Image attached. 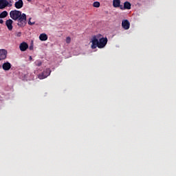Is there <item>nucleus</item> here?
Masks as SVG:
<instances>
[{
	"label": "nucleus",
	"mask_w": 176,
	"mask_h": 176,
	"mask_svg": "<svg viewBox=\"0 0 176 176\" xmlns=\"http://www.w3.org/2000/svg\"><path fill=\"white\" fill-rule=\"evenodd\" d=\"M52 74L50 69H46L41 74H38L39 79H45Z\"/></svg>",
	"instance_id": "nucleus-4"
},
{
	"label": "nucleus",
	"mask_w": 176,
	"mask_h": 176,
	"mask_svg": "<svg viewBox=\"0 0 176 176\" xmlns=\"http://www.w3.org/2000/svg\"><path fill=\"white\" fill-rule=\"evenodd\" d=\"M29 60H32V56H30Z\"/></svg>",
	"instance_id": "nucleus-23"
},
{
	"label": "nucleus",
	"mask_w": 176,
	"mask_h": 176,
	"mask_svg": "<svg viewBox=\"0 0 176 176\" xmlns=\"http://www.w3.org/2000/svg\"><path fill=\"white\" fill-rule=\"evenodd\" d=\"M28 23L29 25H34V24H35V22H31V18L29 19V21Z\"/></svg>",
	"instance_id": "nucleus-20"
},
{
	"label": "nucleus",
	"mask_w": 176,
	"mask_h": 176,
	"mask_svg": "<svg viewBox=\"0 0 176 176\" xmlns=\"http://www.w3.org/2000/svg\"><path fill=\"white\" fill-rule=\"evenodd\" d=\"M94 8H100V2L98 1H95L93 3Z\"/></svg>",
	"instance_id": "nucleus-16"
},
{
	"label": "nucleus",
	"mask_w": 176,
	"mask_h": 176,
	"mask_svg": "<svg viewBox=\"0 0 176 176\" xmlns=\"http://www.w3.org/2000/svg\"><path fill=\"white\" fill-rule=\"evenodd\" d=\"M0 24H3V19H0Z\"/></svg>",
	"instance_id": "nucleus-22"
},
{
	"label": "nucleus",
	"mask_w": 176,
	"mask_h": 176,
	"mask_svg": "<svg viewBox=\"0 0 176 176\" xmlns=\"http://www.w3.org/2000/svg\"><path fill=\"white\" fill-rule=\"evenodd\" d=\"M28 1V2H31V0H27Z\"/></svg>",
	"instance_id": "nucleus-24"
},
{
	"label": "nucleus",
	"mask_w": 176,
	"mask_h": 176,
	"mask_svg": "<svg viewBox=\"0 0 176 176\" xmlns=\"http://www.w3.org/2000/svg\"><path fill=\"white\" fill-rule=\"evenodd\" d=\"M113 8H120L122 6L120 5V0H113Z\"/></svg>",
	"instance_id": "nucleus-13"
},
{
	"label": "nucleus",
	"mask_w": 176,
	"mask_h": 176,
	"mask_svg": "<svg viewBox=\"0 0 176 176\" xmlns=\"http://www.w3.org/2000/svg\"><path fill=\"white\" fill-rule=\"evenodd\" d=\"M39 39L40 41H47V34L45 33L40 34Z\"/></svg>",
	"instance_id": "nucleus-14"
},
{
	"label": "nucleus",
	"mask_w": 176,
	"mask_h": 176,
	"mask_svg": "<svg viewBox=\"0 0 176 176\" xmlns=\"http://www.w3.org/2000/svg\"><path fill=\"white\" fill-rule=\"evenodd\" d=\"M2 68L4 71H9L12 68V64L9 62L4 63L2 65Z\"/></svg>",
	"instance_id": "nucleus-12"
},
{
	"label": "nucleus",
	"mask_w": 176,
	"mask_h": 176,
	"mask_svg": "<svg viewBox=\"0 0 176 176\" xmlns=\"http://www.w3.org/2000/svg\"><path fill=\"white\" fill-rule=\"evenodd\" d=\"M107 43H108V38H101L99 39L98 41V49H104V46H107Z\"/></svg>",
	"instance_id": "nucleus-3"
},
{
	"label": "nucleus",
	"mask_w": 176,
	"mask_h": 176,
	"mask_svg": "<svg viewBox=\"0 0 176 176\" xmlns=\"http://www.w3.org/2000/svg\"><path fill=\"white\" fill-rule=\"evenodd\" d=\"M66 43H71V37L67 36L66 38Z\"/></svg>",
	"instance_id": "nucleus-19"
},
{
	"label": "nucleus",
	"mask_w": 176,
	"mask_h": 176,
	"mask_svg": "<svg viewBox=\"0 0 176 176\" xmlns=\"http://www.w3.org/2000/svg\"><path fill=\"white\" fill-rule=\"evenodd\" d=\"M29 49H30V50H34V45H31L29 47Z\"/></svg>",
	"instance_id": "nucleus-21"
},
{
	"label": "nucleus",
	"mask_w": 176,
	"mask_h": 176,
	"mask_svg": "<svg viewBox=\"0 0 176 176\" xmlns=\"http://www.w3.org/2000/svg\"><path fill=\"white\" fill-rule=\"evenodd\" d=\"M15 36H17V38H20V36H21V32H16L15 33Z\"/></svg>",
	"instance_id": "nucleus-18"
},
{
	"label": "nucleus",
	"mask_w": 176,
	"mask_h": 176,
	"mask_svg": "<svg viewBox=\"0 0 176 176\" xmlns=\"http://www.w3.org/2000/svg\"><path fill=\"white\" fill-rule=\"evenodd\" d=\"M5 17H8V11H3L0 14V19H5Z\"/></svg>",
	"instance_id": "nucleus-15"
},
{
	"label": "nucleus",
	"mask_w": 176,
	"mask_h": 176,
	"mask_svg": "<svg viewBox=\"0 0 176 176\" xmlns=\"http://www.w3.org/2000/svg\"><path fill=\"white\" fill-rule=\"evenodd\" d=\"M120 9L121 10H130V9H131V3L129 1H125L124 3V6H120Z\"/></svg>",
	"instance_id": "nucleus-7"
},
{
	"label": "nucleus",
	"mask_w": 176,
	"mask_h": 176,
	"mask_svg": "<svg viewBox=\"0 0 176 176\" xmlns=\"http://www.w3.org/2000/svg\"><path fill=\"white\" fill-rule=\"evenodd\" d=\"M28 48V44L25 42H23L19 45V49L21 52H25V50H27Z\"/></svg>",
	"instance_id": "nucleus-11"
},
{
	"label": "nucleus",
	"mask_w": 176,
	"mask_h": 176,
	"mask_svg": "<svg viewBox=\"0 0 176 176\" xmlns=\"http://www.w3.org/2000/svg\"><path fill=\"white\" fill-rule=\"evenodd\" d=\"M6 25L8 30H9V31H12V30H13V20L8 19L6 21Z\"/></svg>",
	"instance_id": "nucleus-9"
},
{
	"label": "nucleus",
	"mask_w": 176,
	"mask_h": 176,
	"mask_svg": "<svg viewBox=\"0 0 176 176\" xmlns=\"http://www.w3.org/2000/svg\"><path fill=\"white\" fill-rule=\"evenodd\" d=\"M10 18L14 21H17V25L23 28L27 24V15L21 11L14 10L10 12Z\"/></svg>",
	"instance_id": "nucleus-1"
},
{
	"label": "nucleus",
	"mask_w": 176,
	"mask_h": 176,
	"mask_svg": "<svg viewBox=\"0 0 176 176\" xmlns=\"http://www.w3.org/2000/svg\"><path fill=\"white\" fill-rule=\"evenodd\" d=\"M6 57H8V51L6 50H0V61L2 60H6Z\"/></svg>",
	"instance_id": "nucleus-6"
},
{
	"label": "nucleus",
	"mask_w": 176,
	"mask_h": 176,
	"mask_svg": "<svg viewBox=\"0 0 176 176\" xmlns=\"http://www.w3.org/2000/svg\"><path fill=\"white\" fill-rule=\"evenodd\" d=\"M24 6V3L23 2V0H18L14 3V7L16 9H21Z\"/></svg>",
	"instance_id": "nucleus-10"
},
{
	"label": "nucleus",
	"mask_w": 176,
	"mask_h": 176,
	"mask_svg": "<svg viewBox=\"0 0 176 176\" xmlns=\"http://www.w3.org/2000/svg\"><path fill=\"white\" fill-rule=\"evenodd\" d=\"M35 65H36V67H41V65H42V62L41 60H36Z\"/></svg>",
	"instance_id": "nucleus-17"
},
{
	"label": "nucleus",
	"mask_w": 176,
	"mask_h": 176,
	"mask_svg": "<svg viewBox=\"0 0 176 176\" xmlns=\"http://www.w3.org/2000/svg\"><path fill=\"white\" fill-rule=\"evenodd\" d=\"M7 6H12V4H9L8 0H0V9H5Z\"/></svg>",
	"instance_id": "nucleus-5"
},
{
	"label": "nucleus",
	"mask_w": 176,
	"mask_h": 176,
	"mask_svg": "<svg viewBox=\"0 0 176 176\" xmlns=\"http://www.w3.org/2000/svg\"><path fill=\"white\" fill-rule=\"evenodd\" d=\"M101 36V34H98L96 36H93L91 38V49H97L98 47V38Z\"/></svg>",
	"instance_id": "nucleus-2"
},
{
	"label": "nucleus",
	"mask_w": 176,
	"mask_h": 176,
	"mask_svg": "<svg viewBox=\"0 0 176 176\" xmlns=\"http://www.w3.org/2000/svg\"><path fill=\"white\" fill-rule=\"evenodd\" d=\"M122 27L124 30H129L130 28V22L127 19L122 20Z\"/></svg>",
	"instance_id": "nucleus-8"
}]
</instances>
